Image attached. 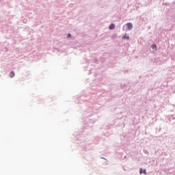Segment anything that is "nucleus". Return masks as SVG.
Returning a JSON list of instances; mask_svg holds the SVG:
<instances>
[{
	"label": "nucleus",
	"instance_id": "obj_1",
	"mask_svg": "<svg viewBox=\"0 0 175 175\" xmlns=\"http://www.w3.org/2000/svg\"><path fill=\"white\" fill-rule=\"evenodd\" d=\"M126 25L129 30H131L133 28L132 23H129L126 24Z\"/></svg>",
	"mask_w": 175,
	"mask_h": 175
},
{
	"label": "nucleus",
	"instance_id": "obj_2",
	"mask_svg": "<svg viewBox=\"0 0 175 175\" xmlns=\"http://www.w3.org/2000/svg\"><path fill=\"white\" fill-rule=\"evenodd\" d=\"M109 28V29H114L116 28V25L114 24H111Z\"/></svg>",
	"mask_w": 175,
	"mask_h": 175
},
{
	"label": "nucleus",
	"instance_id": "obj_3",
	"mask_svg": "<svg viewBox=\"0 0 175 175\" xmlns=\"http://www.w3.org/2000/svg\"><path fill=\"white\" fill-rule=\"evenodd\" d=\"M14 76H16V74L14 73V71H12L10 74V77L12 79V77H14Z\"/></svg>",
	"mask_w": 175,
	"mask_h": 175
},
{
	"label": "nucleus",
	"instance_id": "obj_4",
	"mask_svg": "<svg viewBox=\"0 0 175 175\" xmlns=\"http://www.w3.org/2000/svg\"><path fill=\"white\" fill-rule=\"evenodd\" d=\"M139 173L140 174H142V173H144V174H146L147 173L146 172V170H144L143 169H140V171H139Z\"/></svg>",
	"mask_w": 175,
	"mask_h": 175
},
{
	"label": "nucleus",
	"instance_id": "obj_5",
	"mask_svg": "<svg viewBox=\"0 0 175 175\" xmlns=\"http://www.w3.org/2000/svg\"><path fill=\"white\" fill-rule=\"evenodd\" d=\"M122 39H127V40H129V36L125 35L122 37Z\"/></svg>",
	"mask_w": 175,
	"mask_h": 175
},
{
	"label": "nucleus",
	"instance_id": "obj_6",
	"mask_svg": "<svg viewBox=\"0 0 175 175\" xmlns=\"http://www.w3.org/2000/svg\"><path fill=\"white\" fill-rule=\"evenodd\" d=\"M152 49L153 50H157V45H155V44L152 45Z\"/></svg>",
	"mask_w": 175,
	"mask_h": 175
},
{
	"label": "nucleus",
	"instance_id": "obj_7",
	"mask_svg": "<svg viewBox=\"0 0 175 175\" xmlns=\"http://www.w3.org/2000/svg\"><path fill=\"white\" fill-rule=\"evenodd\" d=\"M70 37H71L70 33H68L67 38H70Z\"/></svg>",
	"mask_w": 175,
	"mask_h": 175
}]
</instances>
